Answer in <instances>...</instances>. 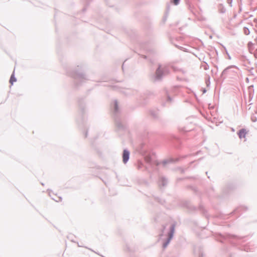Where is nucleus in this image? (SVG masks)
Instances as JSON below:
<instances>
[{
	"label": "nucleus",
	"mask_w": 257,
	"mask_h": 257,
	"mask_svg": "<svg viewBox=\"0 0 257 257\" xmlns=\"http://www.w3.org/2000/svg\"><path fill=\"white\" fill-rule=\"evenodd\" d=\"M130 156V153L128 151L126 150H124L122 155L123 158V162L124 163H126L127 161L128 160Z\"/></svg>",
	"instance_id": "obj_1"
},
{
	"label": "nucleus",
	"mask_w": 257,
	"mask_h": 257,
	"mask_svg": "<svg viewBox=\"0 0 257 257\" xmlns=\"http://www.w3.org/2000/svg\"><path fill=\"white\" fill-rule=\"evenodd\" d=\"M246 134V131L245 129L240 130L238 134L240 139L245 138Z\"/></svg>",
	"instance_id": "obj_2"
},
{
	"label": "nucleus",
	"mask_w": 257,
	"mask_h": 257,
	"mask_svg": "<svg viewBox=\"0 0 257 257\" xmlns=\"http://www.w3.org/2000/svg\"><path fill=\"white\" fill-rule=\"evenodd\" d=\"M16 81V78H15L14 74H13L10 78V82L11 83V84H13V83Z\"/></svg>",
	"instance_id": "obj_4"
},
{
	"label": "nucleus",
	"mask_w": 257,
	"mask_h": 257,
	"mask_svg": "<svg viewBox=\"0 0 257 257\" xmlns=\"http://www.w3.org/2000/svg\"><path fill=\"white\" fill-rule=\"evenodd\" d=\"M179 2V0H173V3L176 5L178 4Z\"/></svg>",
	"instance_id": "obj_5"
},
{
	"label": "nucleus",
	"mask_w": 257,
	"mask_h": 257,
	"mask_svg": "<svg viewBox=\"0 0 257 257\" xmlns=\"http://www.w3.org/2000/svg\"><path fill=\"white\" fill-rule=\"evenodd\" d=\"M163 68L161 67H159L156 71V76L159 78H160L162 75L163 72Z\"/></svg>",
	"instance_id": "obj_3"
}]
</instances>
